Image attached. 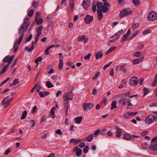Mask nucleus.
Wrapping results in <instances>:
<instances>
[{"label": "nucleus", "instance_id": "f257e3e1", "mask_svg": "<svg viewBox=\"0 0 157 157\" xmlns=\"http://www.w3.org/2000/svg\"><path fill=\"white\" fill-rule=\"evenodd\" d=\"M29 18L28 17L25 18L23 21V24L19 28L18 34L20 35L21 36L18 39V44L16 42L14 44L13 49L14 53L16 52L17 51L19 47L18 45L21 42L23 38V35L27 31V28L29 25Z\"/></svg>", "mask_w": 157, "mask_h": 157}, {"label": "nucleus", "instance_id": "f03ea898", "mask_svg": "<svg viewBox=\"0 0 157 157\" xmlns=\"http://www.w3.org/2000/svg\"><path fill=\"white\" fill-rule=\"evenodd\" d=\"M74 96L73 94L71 92H69L64 95L63 98V106L67 114L68 109L70 105L69 101L73 100Z\"/></svg>", "mask_w": 157, "mask_h": 157}, {"label": "nucleus", "instance_id": "7ed1b4c3", "mask_svg": "<svg viewBox=\"0 0 157 157\" xmlns=\"http://www.w3.org/2000/svg\"><path fill=\"white\" fill-rule=\"evenodd\" d=\"M132 13L131 9L125 8L121 11L120 13V17L122 18L124 17H126Z\"/></svg>", "mask_w": 157, "mask_h": 157}, {"label": "nucleus", "instance_id": "20e7f679", "mask_svg": "<svg viewBox=\"0 0 157 157\" xmlns=\"http://www.w3.org/2000/svg\"><path fill=\"white\" fill-rule=\"evenodd\" d=\"M147 18L150 21H155L157 18V14L155 11H152L148 15Z\"/></svg>", "mask_w": 157, "mask_h": 157}, {"label": "nucleus", "instance_id": "39448f33", "mask_svg": "<svg viewBox=\"0 0 157 157\" xmlns=\"http://www.w3.org/2000/svg\"><path fill=\"white\" fill-rule=\"evenodd\" d=\"M155 116L152 114H149L146 117L145 121L148 124L152 123L155 120Z\"/></svg>", "mask_w": 157, "mask_h": 157}, {"label": "nucleus", "instance_id": "423d86ee", "mask_svg": "<svg viewBox=\"0 0 157 157\" xmlns=\"http://www.w3.org/2000/svg\"><path fill=\"white\" fill-rule=\"evenodd\" d=\"M138 83V79L137 77L133 76L129 80V84L132 86H136Z\"/></svg>", "mask_w": 157, "mask_h": 157}, {"label": "nucleus", "instance_id": "0eeeda50", "mask_svg": "<svg viewBox=\"0 0 157 157\" xmlns=\"http://www.w3.org/2000/svg\"><path fill=\"white\" fill-rule=\"evenodd\" d=\"M93 104L92 103H85L83 106V109L85 111L90 110L93 107Z\"/></svg>", "mask_w": 157, "mask_h": 157}, {"label": "nucleus", "instance_id": "6e6552de", "mask_svg": "<svg viewBox=\"0 0 157 157\" xmlns=\"http://www.w3.org/2000/svg\"><path fill=\"white\" fill-rule=\"evenodd\" d=\"M14 58V55L12 56L11 57L9 56H6L3 59L4 62H7L9 64H10Z\"/></svg>", "mask_w": 157, "mask_h": 157}, {"label": "nucleus", "instance_id": "1a4fd4ad", "mask_svg": "<svg viewBox=\"0 0 157 157\" xmlns=\"http://www.w3.org/2000/svg\"><path fill=\"white\" fill-rule=\"evenodd\" d=\"M123 30L121 29L117 32L113 36L111 37V38H114V39H116V40L118 39L120 35L123 33Z\"/></svg>", "mask_w": 157, "mask_h": 157}, {"label": "nucleus", "instance_id": "9d476101", "mask_svg": "<svg viewBox=\"0 0 157 157\" xmlns=\"http://www.w3.org/2000/svg\"><path fill=\"white\" fill-rule=\"evenodd\" d=\"M128 99L125 98V96H124L123 97H121L118 102L120 103L122 105L124 106L126 105Z\"/></svg>", "mask_w": 157, "mask_h": 157}, {"label": "nucleus", "instance_id": "9b49d317", "mask_svg": "<svg viewBox=\"0 0 157 157\" xmlns=\"http://www.w3.org/2000/svg\"><path fill=\"white\" fill-rule=\"evenodd\" d=\"M73 151H76V154L78 157L80 156L82 154V152L81 149L80 148H78V146H76L75 147L73 148Z\"/></svg>", "mask_w": 157, "mask_h": 157}, {"label": "nucleus", "instance_id": "f8f14e48", "mask_svg": "<svg viewBox=\"0 0 157 157\" xmlns=\"http://www.w3.org/2000/svg\"><path fill=\"white\" fill-rule=\"evenodd\" d=\"M93 19V17L90 15H87L84 18L85 23L86 24H89L91 22Z\"/></svg>", "mask_w": 157, "mask_h": 157}, {"label": "nucleus", "instance_id": "ddd939ff", "mask_svg": "<svg viewBox=\"0 0 157 157\" xmlns=\"http://www.w3.org/2000/svg\"><path fill=\"white\" fill-rule=\"evenodd\" d=\"M89 38H85V36H78V40L79 41L82 42L84 41V44H85L88 41Z\"/></svg>", "mask_w": 157, "mask_h": 157}, {"label": "nucleus", "instance_id": "4468645a", "mask_svg": "<svg viewBox=\"0 0 157 157\" xmlns=\"http://www.w3.org/2000/svg\"><path fill=\"white\" fill-rule=\"evenodd\" d=\"M144 58L143 57L140 58L134 59L132 61V63L134 65H136L140 63L141 61H142Z\"/></svg>", "mask_w": 157, "mask_h": 157}, {"label": "nucleus", "instance_id": "2eb2a0df", "mask_svg": "<svg viewBox=\"0 0 157 157\" xmlns=\"http://www.w3.org/2000/svg\"><path fill=\"white\" fill-rule=\"evenodd\" d=\"M82 4L85 9H87L90 5L89 0H84L83 1Z\"/></svg>", "mask_w": 157, "mask_h": 157}, {"label": "nucleus", "instance_id": "dca6fc26", "mask_svg": "<svg viewBox=\"0 0 157 157\" xmlns=\"http://www.w3.org/2000/svg\"><path fill=\"white\" fill-rule=\"evenodd\" d=\"M120 70H121V71H123L124 72H125L126 71V70L125 69L124 65H123L121 66L119 65L117 66L116 67V70L119 71Z\"/></svg>", "mask_w": 157, "mask_h": 157}, {"label": "nucleus", "instance_id": "f3484780", "mask_svg": "<svg viewBox=\"0 0 157 157\" xmlns=\"http://www.w3.org/2000/svg\"><path fill=\"white\" fill-rule=\"evenodd\" d=\"M43 27L42 25H41L38 27L36 29V32L37 33V36H40L42 33Z\"/></svg>", "mask_w": 157, "mask_h": 157}, {"label": "nucleus", "instance_id": "a211bd4d", "mask_svg": "<svg viewBox=\"0 0 157 157\" xmlns=\"http://www.w3.org/2000/svg\"><path fill=\"white\" fill-rule=\"evenodd\" d=\"M9 97L8 96L6 98H5L1 102V104L2 105H4L5 104L9 105V102L8 101V98Z\"/></svg>", "mask_w": 157, "mask_h": 157}, {"label": "nucleus", "instance_id": "6ab92c4d", "mask_svg": "<svg viewBox=\"0 0 157 157\" xmlns=\"http://www.w3.org/2000/svg\"><path fill=\"white\" fill-rule=\"evenodd\" d=\"M49 93L47 91H44V92H39V94L40 97L41 98L46 97L49 94Z\"/></svg>", "mask_w": 157, "mask_h": 157}, {"label": "nucleus", "instance_id": "aec40b11", "mask_svg": "<svg viewBox=\"0 0 157 157\" xmlns=\"http://www.w3.org/2000/svg\"><path fill=\"white\" fill-rule=\"evenodd\" d=\"M34 42L33 41L32 45L31 47L29 48L27 46H26L25 48V50L29 52H31L32 51L34 48Z\"/></svg>", "mask_w": 157, "mask_h": 157}, {"label": "nucleus", "instance_id": "412c9836", "mask_svg": "<svg viewBox=\"0 0 157 157\" xmlns=\"http://www.w3.org/2000/svg\"><path fill=\"white\" fill-rule=\"evenodd\" d=\"M97 12L98 15V19L99 20H100L103 17V14L100 9H98L97 10Z\"/></svg>", "mask_w": 157, "mask_h": 157}, {"label": "nucleus", "instance_id": "4be33fe9", "mask_svg": "<svg viewBox=\"0 0 157 157\" xmlns=\"http://www.w3.org/2000/svg\"><path fill=\"white\" fill-rule=\"evenodd\" d=\"M150 148L152 149L153 150L155 151L157 150V143H153L150 146Z\"/></svg>", "mask_w": 157, "mask_h": 157}, {"label": "nucleus", "instance_id": "5701e85b", "mask_svg": "<svg viewBox=\"0 0 157 157\" xmlns=\"http://www.w3.org/2000/svg\"><path fill=\"white\" fill-rule=\"evenodd\" d=\"M56 109L55 107H53L50 110V114L52 118L55 117V112L54 110Z\"/></svg>", "mask_w": 157, "mask_h": 157}, {"label": "nucleus", "instance_id": "b1692460", "mask_svg": "<svg viewBox=\"0 0 157 157\" xmlns=\"http://www.w3.org/2000/svg\"><path fill=\"white\" fill-rule=\"evenodd\" d=\"M82 117H77L74 119L75 122L77 124H80L82 119Z\"/></svg>", "mask_w": 157, "mask_h": 157}, {"label": "nucleus", "instance_id": "393cba45", "mask_svg": "<svg viewBox=\"0 0 157 157\" xmlns=\"http://www.w3.org/2000/svg\"><path fill=\"white\" fill-rule=\"evenodd\" d=\"M35 21L36 22V23L38 24V25H41L43 22V20L42 19L40 18V19H38V18H37V17H35Z\"/></svg>", "mask_w": 157, "mask_h": 157}, {"label": "nucleus", "instance_id": "a878e982", "mask_svg": "<svg viewBox=\"0 0 157 157\" xmlns=\"http://www.w3.org/2000/svg\"><path fill=\"white\" fill-rule=\"evenodd\" d=\"M117 102L115 100L113 101L111 104V109L112 110L116 108L117 107Z\"/></svg>", "mask_w": 157, "mask_h": 157}, {"label": "nucleus", "instance_id": "bb28decb", "mask_svg": "<svg viewBox=\"0 0 157 157\" xmlns=\"http://www.w3.org/2000/svg\"><path fill=\"white\" fill-rule=\"evenodd\" d=\"M103 55V54L101 52H98L95 55L96 58V59H100Z\"/></svg>", "mask_w": 157, "mask_h": 157}, {"label": "nucleus", "instance_id": "cd10ccee", "mask_svg": "<svg viewBox=\"0 0 157 157\" xmlns=\"http://www.w3.org/2000/svg\"><path fill=\"white\" fill-rule=\"evenodd\" d=\"M124 138L126 140H129L131 139V136L127 134H124L123 135Z\"/></svg>", "mask_w": 157, "mask_h": 157}, {"label": "nucleus", "instance_id": "c85d7f7f", "mask_svg": "<svg viewBox=\"0 0 157 157\" xmlns=\"http://www.w3.org/2000/svg\"><path fill=\"white\" fill-rule=\"evenodd\" d=\"M59 70H61L63 67V60L62 59H59Z\"/></svg>", "mask_w": 157, "mask_h": 157}, {"label": "nucleus", "instance_id": "c756f323", "mask_svg": "<svg viewBox=\"0 0 157 157\" xmlns=\"http://www.w3.org/2000/svg\"><path fill=\"white\" fill-rule=\"evenodd\" d=\"M46 85L48 88H50L53 87L54 86V85H53L49 81H48L46 82Z\"/></svg>", "mask_w": 157, "mask_h": 157}, {"label": "nucleus", "instance_id": "7c9ffc66", "mask_svg": "<svg viewBox=\"0 0 157 157\" xmlns=\"http://www.w3.org/2000/svg\"><path fill=\"white\" fill-rule=\"evenodd\" d=\"M74 1L72 0L70 2V9L72 11H73L74 9Z\"/></svg>", "mask_w": 157, "mask_h": 157}, {"label": "nucleus", "instance_id": "2f4dec72", "mask_svg": "<svg viewBox=\"0 0 157 157\" xmlns=\"http://www.w3.org/2000/svg\"><path fill=\"white\" fill-rule=\"evenodd\" d=\"M27 112L26 110L24 111L23 113L22 116L21 117V120L25 118L26 116L27 115Z\"/></svg>", "mask_w": 157, "mask_h": 157}, {"label": "nucleus", "instance_id": "473e14b6", "mask_svg": "<svg viewBox=\"0 0 157 157\" xmlns=\"http://www.w3.org/2000/svg\"><path fill=\"white\" fill-rule=\"evenodd\" d=\"M124 117L125 119L129 118L130 117L129 112H126L124 113Z\"/></svg>", "mask_w": 157, "mask_h": 157}, {"label": "nucleus", "instance_id": "72a5a7b5", "mask_svg": "<svg viewBox=\"0 0 157 157\" xmlns=\"http://www.w3.org/2000/svg\"><path fill=\"white\" fill-rule=\"evenodd\" d=\"M132 2L133 4L136 6H138L140 4L139 0H132Z\"/></svg>", "mask_w": 157, "mask_h": 157}, {"label": "nucleus", "instance_id": "f704fd0d", "mask_svg": "<svg viewBox=\"0 0 157 157\" xmlns=\"http://www.w3.org/2000/svg\"><path fill=\"white\" fill-rule=\"evenodd\" d=\"M93 138V134H90L86 138V139L87 141L89 142L91 141Z\"/></svg>", "mask_w": 157, "mask_h": 157}, {"label": "nucleus", "instance_id": "c9c22d12", "mask_svg": "<svg viewBox=\"0 0 157 157\" xmlns=\"http://www.w3.org/2000/svg\"><path fill=\"white\" fill-rule=\"evenodd\" d=\"M42 60V58L41 57H37L36 59L35 60V62L37 64V65H38V62H40Z\"/></svg>", "mask_w": 157, "mask_h": 157}, {"label": "nucleus", "instance_id": "e433bc0d", "mask_svg": "<svg viewBox=\"0 0 157 157\" xmlns=\"http://www.w3.org/2000/svg\"><path fill=\"white\" fill-rule=\"evenodd\" d=\"M141 54V53L140 52L138 51L134 53L133 54V56L136 57H138L140 56Z\"/></svg>", "mask_w": 157, "mask_h": 157}, {"label": "nucleus", "instance_id": "4c0bfd02", "mask_svg": "<svg viewBox=\"0 0 157 157\" xmlns=\"http://www.w3.org/2000/svg\"><path fill=\"white\" fill-rule=\"evenodd\" d=\"M108 10V8L105 6H102L101 8V11L103 13H106Z\"/></svg>", "mask_w": 157, "mask_h": 157}, {"label": "nucleus", "instance_id": "58836bf2", "mask_svg": "<svg viewBox=\"0 0 157 157\" xmlns=\"http://www.w3.org/2000/svg\"><path fill=\"white\" fill-rule=\"evenodd\" d=\"M123 132L122 131H117L116 132V136L120 138L122 135Z\"/></svg>", "mask_w": 157, "mask_h": 157}, {"label": "nucleus", "instance_id": "ea45409f", "mask_svg": "<svg viewBox=\"0 0 157 157\" xmlns=\"http://www.w3.org/2000/svg\"><path fill=\"white\" fill-rule=\"evenodd\" d=\"M148 90H149V89L146 87H145L144 89L143 90V91L144 92L143 96H145L148 93Z\"/></svg>", "mask_w": 157, "mask_h": 157}, {"label": "nucleus", "instance_id": "a19ab883", "mask_svg": "<svg viewBox=\"0 0 157 157\" xmlns=\"http://www.w3.org/2000/svg\"><path fill=\"white\" fill-rule=\"evenodd\" d=\"M67 64L68 65L70 66L73 69H74L75 67V65L73 64V63L69 61L67 63Z\"/></svg>", "mask_w": 157, "mask_h": 157}, {"label": "nucleus", "instance_id": "79ce46f5", "mask_svg": "<svg viewBox=\"0 0 157 157\" xmlns=\"http://www.w3.org/2000/svg\"><path fill=\"white\" fill-rule=\"evenodd\" d=\"M151 30H150L147 29L145 31H143V34L144 36L148 34V33H151Z\"/></svg>", "mask_w": 157, "mask_h": 157}, {"label": "nucleus", "instance_id": "37998d69", "mask_svg": "<svg viewBox=\"0 0 157 157\" xmlns=\"http://www.w3.org/2000/svg\"><path fill=\"white\" fill-rule=\"evenodd\" d=\"M112 62H110L109 63L105 65L103 67V69L104 70H105L108 67H109L112 63Z\"/></svg>", "mask_w": 157, "mask_h": 157}, {"label": "nucleus", "instance_id": "c03bdc74", "mask_svg": "<svg viewBox=\"0 0 157 157\" xmlns=\"http://www.w3.org/2000/svg\"><path fill=\"white\" fill-rule=\"evenodd\" d=\"M89 149V146L87 145L83 149V152L85 153H87L88 152Z\"/></svg>", "mask_w": 157, "mask_h": 157}, {"label": "nucleus", "instance_id": "a18cd8bd", "mask_svg": "<svg viewBox=\"0 0 157 157\" xmlns=\"http://www.w3.org/2000/svg\"><path fill=\"white\" fill-rule=\"evenodd\" d=\"M131 33V30L130 29H129L128 30L127 33L125 35L127 36V37H128V38L129 36L130 35Z\"/></svg>", "mask_w": 157, "mask_h": 157}, {"label": "nucleus", "instance_id": "49530a36", "mask_svg": "<svg viewBox=\"0 0 157 157\" xmlns=\"http://www.w3.org/2000/svg\"><path fill=\"white\" fill-rule=\"evenodd\" d=\"M34 11L33 10H30L29 12L28 15L29 17H32L33 13Z\"/></svg>", "mask_w": 157, "mask_h": 157}, {"label": "nucleus", "instance_id": "de8ad7c7", "mask_svg": "<svg viewBox=\"0 0 157 157\" xmlns=\"http://www.w3.org/2000/svg\"><path fill=\"white\" fill-rule=\"evenodd\" d=\"M91 56V54H88L87 55H86L84 56V59L85 60L89 59L90 58Z\"/></svg>", "mask_w": 157, "mask_h": 157}, {"label": "nucleus", "instance_id": "09e8293b", "mask_svg": "<svg viewBox=\"0 0 157 157\" xmlns=\"http://www.w3.org/2000/svg\"><path fill=\"white\" fill-rule=\"evenodd\" d=\"M19 83V80L15 78L13 82V84L14 85H16Z\"/></svg>", "mask_w": 157, "mask_h": 157}, {"label": "nucleus", "instance_id": "8fccbe9b", "mask_svg": "<svg viewBox=\"0 0 157 157\" xmlns=\"http://www.w3.org/2000/svg\"><path fill=\"white\" fill-rule=\"evenodd\" d=\"M139 24L138 23H136L134 24L132 27L134 29H136L139 27Z\"/></svg>", "mask_w": 157, "mask_h": 157}, {"label": "nucleus", "instance_id": "3c124183", "mask_svg": "<svg viewBox=\"0 0 157 157\" xmlns=\"http://www.w3.org/2000/svg\"><path fill=\"white\" fill-rule=\"evenodd\" d=\"M128 38L127 37V36L125 35H124L122 38L121 40V42H122L126 40Z\"/></svg>", "mask_w": 157, "mask_h": 157}, {"label": "nucleus", "instance_id": "603ef678", "mask_svg": "<svg viewBox=\"0 0 157 157\" xmlns=\"http://www.w3.org/2000/svg\"><path fill=\"white\" fill-rule=\"evenodd\" d=\"M32 34H30L29 36L27 37L26 40V42H29L32 39Z\"/></svg>", "mask_w": 157, "mask_h": 157}, {"label": "nucleus", "instance_id": "864d4df0", "mask_svg": "<svg viewBox=\"0 0 157 157\" xmlns=\"http://www.w3.org/2000/svg\"><path fill=\"white\" fill-rule=\"evenodd\" d=\"M102 3L101 2H99L97 4V7L98 9H100L101 7L102 8Z\"/></svg>", "mask_w": 157, "mask_h": 157}, {"label": "nucleus", "instance_id": "5fc2aeb1", "mask_svg": "<svg viewBox=\"0 0 157 157\" xmlns=\"http://www.w3.org/2000/svg\"><path fill=\"white\" fill-rule=\"evenodd\" d=\"M101 132L100 130H97L94 133V135L96 137Z\"/></svg>", "mask_w": 157, "mask_h": 157}, {"label": "nucleus", "instance_id": "6e6d98bb", "mask_svg": "<svg viewBox=\"0 0 157 157\" xmlns=\"http://www.w3.org/2000/svg\"><path fill=\"white\" fill-rule=\"evenodd\" d=\"M51 49L49 47H48L45 50V53L47 55H48L49 54V50Z\"/></svg>", "mask_w": 157, "mask_h": 157}, {"label": "nucleus", "instance_id": "4d7b16f0", "mask_svg": "<svg viewBox=\"0 0 157 157\" xmlns=\"http://www.w3.org/2000/svg\"><path fill=\"white\" fill-rule=\"evenodd\" d=\"M35 124V121L34 120H32L30 121V125L31 127H34Z\"/></svg>", "mask_w": 157, "mask_h": 157}, {"label": "nucleus", "instance_id": "13d9d810", "mask_svg": "<svg viewBox=\"0 0 157 157\" xmlns=\"http://www.w3.org/2000/svg\"><path fill=\"white\" fill-rule=\"evenodd\" d=\"M38 4V3L37 2H34L32 4V6L35 8H36Z\"/></svg>", "mask_w": 157, "mask_h": 157}, {"label": "nucleus", "instance_id": "bf43d9fd", "mask_svg": "<svg viewBox=\"0 0 157 157\" xmlns=\"http://www.w3.org/2000/svg\"><path fill=\"white\" fill-rule=\"evenodd\" d=\"M55 132L57 134L61 135L62 134V132L60 129H58L56 130Z\"/></svg>", "mask_w": 157, "mask_h": 157}, {"label": "nucleus", "instance_id": "052dcab7", "mask_svg": "<svg viewBox=\"0 0 157 157\" xmlns=\"http://www.w3.org/2000/svg\"><path fill=\"white\" fill-rule=\"evenodd\" d=\"M17 60H18L17 58H16L14 60V61L13 63H12V67H14L16 63H17Z\"/></svg>", "mask_w": 157, "mask_h": 157}, {"label": "nucleus", "instance_id": "680f3d73", "mask_svg": "<svg viewBox=\"0 0 157 157\" xmlns=\"http://www.w3.org/2000/svg\"><path fill=\"white\" fill-rule=\"evenodd\" d=\"M149 106L151 107L157 106V103H153L150 104Z\"/></svg>", "mask_w": 157, "mask_h": 157}, {"label": "nucleus", "instance_id": "e2e57ef3", "mask_svg": "<svg viewBox=\"0 0 157 157\" xmlns=\"http://www.w3.org/2000/svg\"><path fill=\"white\" fill-rule=\"evenodd\" d=\"M100 73L99 72H97L95 74L94 77L93 78V79H95L98 77Z\"/></svg>", "mask_w": 157, "mask_h": 157}, {"label": "nucleus", "instance_id": "0e129e2a", "mask_svg": "<svg viewBox=\"0 0 157 157\" xmlns=\"http://www.w3.org/2000/svg\"><path fill=\"white\" fill-rule=\"evenodd\" d=\"M46 117L44 115H43L41 118L40 122L42 123L45 121Z\"/></svg>", "mask_w": 157, "mask_h": 157}, {"label": "nucleus", "instance_id": "69168bd1", "mask_svg": "<svg viewBox=\"0 0 157 157\" xmlns=\"http://www.w3.org/2000/svg\"><path fill=\"white\" fill-rule=\"evenodd\" d=\"M85 145V143L84 142L81 143L79 145V146L80 148H83Z\"/></svg>", "mask_w": 157, "mask_h": 157}, {"label": "nucleus", "instance_id": "338daca9", "mask_svg": "<svg viewBox=\"0 0 157 157\" xmlns=\"http://www.w3.org/2000/svg\"><path fill=\"white\" fill-rule=\"evenodd\" d=\"M127 103L129 107H132L133 106L132 105L129 99H128Z\"/></svg>", "mask_w": 157, "mask_h": 157}, {"label": "nucleus", "instance_id": "774afa93", "mask_svg": "<svg viewBox=\"0 0 157 157\" xmlns=\"http://www.w3.org/2000/svg\"><path fill=\"white\" fill-rule=\"evenodd\" d=\"M157 141V136H155L152 138V139L151 142L152 143L154 142H156Z\"/></svg>", "mask_w": 157, "mask_h": 157}]
</instances>
